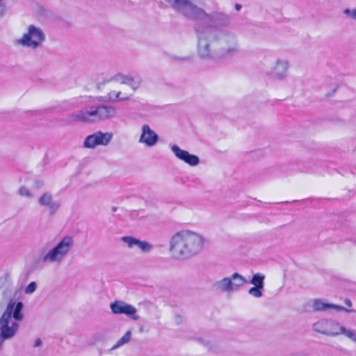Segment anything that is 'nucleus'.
I'll return each mask as SVG.
<instances>
[{
    "label": "nucleus",
    "mask_w": 356,
    "mask_h": 356,
    "mask_svg": "<svg viewBox=\"0 0 356 356\" xmlns=\"http://www.w3.org/2000/svg\"><path fill=\"white\" fill-rule=\"evenodd\" d=\"M262 289L259 287L253 286L249 289L248 293L254 298H261L263 296Z\"/></svg>",
    "instance_id": "26"
},
{
    "label": "nucleus",
    "mask_w": 356,
    "mask_h": 356,
    "mask_svg": "<svg viewBox=\"0 0 356 356\" xmlns=\"http://www.w3.org/2000/svg\"><path fill=\"white\" fill-rule=\"evenodd\" d=\"M159 140L158 135L150 129L147 124L142 127V134L139 138V142L144 143L147 147H153L156 144Z\"/></svg>",
    "instance_id": "14"
},
{
    "label": "nucleus",
    "mask_w": 356,
    "mask_h": 356,
    "mask_svg": "<svg viewBox=\"0 0 356 356\" xmlns=\"http://www.w3.org/2000/svg\"><path fill=\"white\" fill-rule=\"evenodd\" d=\"M341 330V334L356 342V330H348L345 327Z\"/></svg>",
    "instance_id": "23"
},
{
    "label": "nucleus",
    "mask_w": 356,
    "mask_h": 356,
    "mask_svg": "<svg viewBox=\"0 0 356 356\" xmlns=\"http://www.w3.org/2000/svg\"><path fill=\"white\" fill-rule=\"evenodd\" d=\"M230 279L232 280V291L242 286L248 282L246 279L238 273L232 274Z\"/></svg>",
    "instance_id": "18"
},
{
    "label": "nucleus",
    "mask_w": 356,
    "mask_h": 356,
    "mask_svg": "<svg viewBox=\"0 0 356 356\" xmlns=\"http://www.w3.org/2000/svg\"><path fill=\"white\" fill-rule=\"evenodd\" d=\"M94 342L103 339V335L101 333H97L93 336Z\"/></svg>",
    "instance_id": "30"
},
{
    "label": "nucleus",
    "mask_w": 356,
    "mask_h": 356,
    "mask_svg": "<svg viewBox=\"0 0 356 356\" xmlns=\"http://www.w3.org/2000/svg\"><path fill=\"white\" fill-rule=\"evenodd\" d=\"M344 303L346 304V305H347L348 307H351L352 306V302L350 301V299L348 298H346L344 300Z\"/></svg>",
    "instance_id": "35"
},
{
    "label": "nucleus",
    "mask_w": 356,
    "mask_h": 356,
    "mask_svg": "<svg viewBox=\"0 0 356 356\" xmlns=\"http://www.w3.org/2000/svg\"><path fill=\"white\" fill-rule=\"evenodd\" d=\"M24 305L22 302L15 303L13 310L12 312L13 316L15 321H22L23 318L22 309Z\"/></svg>",
    "instance_id": "19"
},
{
    "label": "nucleus",
    "mask_w": 356,
    "mask_h": 356,
    "mask_svg": "<svg viewBox=\"0 0 356 356\" xmlns=\"http://www.w3.org/2000/svg\"><path fill=\"white\" fill-rule=\"evenodd\" d=\"M313 309L316 312L320 311H325L329 309H334L337 311H346V312H350V310L346 309L342 306L336 305L334 304H329L323 302L321 300L319 299H315L313 301L312 305Z\"/></svg>",
    "instance_id": "16"
},
{
    "label": "nucleus",
    "mask_w": 356,
    "mask_h": 356,
    "mask_svg": "<svg viewBox=\"0 0 356 356\" xmlns=\"http://www.w3.org/2000/svg\"><path fill=\"white\" fill-rule=\"evenodd\" d=\"M42 345V341L40 339H37L35 341V343H34V346L35 347H38V346H40Z\"/></svg>",
    "instance_id": "33"
},
{
    "label": "nucleus",
    "mask_w": 356,
    "mask_h": 356,
    "mask_svg": "<svg viewBox=\"0 0 356 356\" xmlns=\"http://www.w3.org/2000/svg\"><path fill=\"white\" fill-rule=\"evenodd\" d=\"M18 193L22 197H25L27 198H32L33 197V193L31 192V191L26 186H21L18 190Z\"/></svg>",
    "instance_id": "24"
},
{
    "label": "nucleus",
    "mask_w": 356,
    "mask_h": 356,
    "mask_svg": "<svg viewBox=\"0 0 356 356\" xmlns=\"http://www.w3.org/2000/svg\"><path fill=\"white\" fill-rule=\"evenodd\" d=\"M112 80L121 84L127 85L134 90H136L139 88L142 83V79L138 74H118Z\"/></svg>",
    "instance_id": "12"
},
{
    "label": "nucleus",
    "mask_w": 356,
    "mask_h": 356,
    "mask_svg": "<svg viewBox=\"0 0 356 356\" xmlns=\"http://www.w3.org/2000/svg\"><path fill=\"white\" fill-rule=\"evenodd\" d=\"M171 150L177 159L191 166H195L200 163V159L196 155L191 154L188 151L181 149L177 145H172Z\"/></svg>",
    "instance_id": "13"
},
{
    "label": "nucleus",
    "mask_w": 356,
    "mask_h": 356,
    "mask_svg": "<svg viewBox=\"0 0 356 356\" xmlns=\"http://www.w3.org/2000/svg\"><path fill=\"white\" fill-rule=\"evenodd\" d=\"M35 186L37 188H41L43 186V181L41 180H35L34 181Z\"/></svg>",
    "instance_id": "31"
},
{
    "label": "nucleus",
    "mask_w": 356,
    "mask_h": 356,
    "mask_svg": "<svg viewBox=\"0 0 356 356\" xmlns=\"http://www.w3.org/2000/svg\"><path fill=\"white\" fill-rule=\"evenodd\" d=\"M315 332L327 335L337 336L341 334L343 326L333 320H320L313 325Z\"/></svg>",
    "instance_id": "7"
},
{
    "label": "nucleus",
    "mask_w": 356,
    "mask_h": 356,
    "mask_svg": "<svg viewBox=\"0 0 356 356\" xmlns=\"http://www.w3.org/2000/svg\"><path fill=\"white\" fill-rule=\"evenodd\" d=\"M38 202L40 205L42 207H46L49 213L51 215L54 214L59 209L60 204L57 201H54L53 200V197L49 193H43L39 198Z\"/></svg>",
    "instance_id": "15"
},
{
    "label": "nucleus",
    "mask_w": 356,
    "mask_h": 356,
    "mask_svg": "<svg viewBox=\"0 0 356 356\" xmlns=\"http://www.w3.org/2000/svg\"><path fill=\"white\" fill-rule=\"evenodd\" d=\"M204 238L198 234L182 230L174 234L170 241V251L177 259H188L200 252L203 248Z\"/></svg>",
    "instance_id": "2"
},
{
    "label": "nucleus",
    "mask_w": 356,
    "mask_h": 356,
    "mask_svg": "<svg viewBox=\"0 0 356 356\" xmlns=\"http://www.w3.org/2000/svg\"><path fill=\"white\" fill-rule=\"evenodd\" d=\"M36 283L35 282H31L25 289V293L26 294H31L33 293L36 289Z\"/></svg>",
    "instance_id": "28"
},
{
    "label": "nucleus",
    "mask_w": 356,
    "mask_h": 356,
    "mask_svg": "<svg viewBox=\"0 0 356 356\" xmlns=\"http://www.w3.org/2000/svg\"><path fill=\"white\" fill-rule=\"evenodd\" d=\"M241 8H242V6H241V4H239V3H236L235 4V9L236 10H240L241 9Z\"/></svg>",
    "instance_id": "36"
},
{
    "label": "nucleus",
    "mask_w": 356,
    "mask_h": 356,
    "mask_svg": "<svg viewBox=\"0 0 356 356\" xmlns=\"http://www.w3.org/2000/svg\"><path fill=\"white\" fill-rule=\"evenodd\" d=\"M188 19L194 21L200 58L216 61L240 52L236 35L227 29L232 21L229 14L219 9L207 13L195 4Z\"/></svg>",
    "instance_id": "1"
},
{
    "label": "nucleus",
    "mask_w": 356,
    "mask_h": 356,
    "mask_svg": "<svg viewBox=\"0 0 356 356\" xmlns=\"http://www.w3.org/2000/svg\"><path fill=\"white\" fill-rule=\"evenodd\" d=\"M121 240L125 243L129 248H132L134 245H136L138 241L137 238L129 236H123Z\"/></svg>",
    "instance_id": "25"
},
{
    "label": "nucleus",
    "mask_w": 356,
    "mask_h": 356,
    "mask_svg": "<svg viewBox=\"0 0 356 356\" xmlns=\"http://www.w3.org/2000/svg\"><path fill=\"white\" fill-rule=\"evenodd\" d=\"M344 13L350 17L351 18L356 19V9L350 10L348 8H346L344 10Z\"/></svg>",
    "instance_id": "29"
},
{
    "label": "nucleus",
    "mask_w": 356,
    "mask_h": 356,
    "mask_svg": "<svg viewBox=\"0 0 356 356\" xmlns=\"http://www.w3.org/2000/svg\"><path fill=\"white\" fill-rule=\"evenodd\" d=\"M136 246L143 252H149L153 249V245L147 241L138 239Z\"/></svg>",
    "instance_id": "22"
},
{
    "label": "nucleus",
    "mask_w": 356,
    "mask_h": 356,
    "mask_svg": "<svg viewBox=\"0 0 356 356\" xmlns=\"http://www.w3.org/2000/svg\"><path fill=\"white\" fill-rule=\"evenodd\" d=\"M179 13L189 19L195 6L191 0H165Z\"/></svg>",
    "instance_id": "11"
},
{
    "label": "nucleus",
    "mask_w": 356,
    "mask_h": 356,
    "mask_svg": "<svg viewBox=\"0 0 356 356\" xmlns=\"http://www.w3.org/2000/svg\"><path fill=\"white\" fill-rule=\"evenodd\" d=\"M113 135L111 132L97 131L88 136L84 140V147L93 149L98 145L106 146L111 141Z\"/></svg>",
    "instance_id": "8"
},
{
    "label": "nucleus",
    "mask_w": 356,
    "mask_h": 356,
    "mask_svg": "<svg viewBox=\"0 0 356 356\" xmlns=\"http://www.w3.org/2000/svg\"><path fill=\"white\" fill-rule=\"evenodd\" d=\"M213 286L222 292L232 291V280L230 277H224L223 279L217 281L214 283Z\"/></svg>",
    "instance_id": "17"
},
{
    "label": "nucleus",
    "mask_w": 356,
    "mask_h": 356,
    "mask_svg": "<svg viewBox=\"0 0 356 356\" xmlns=\"http://www.w3.org/2000/svg\"><path fill=\"white\" fill-rule=\"evenodd\" d=\"M348 241L353 243L356 245V236H353L348 239Z\"/></svg>",
    "instance_id": "34"
},
{
    "label": "nucleus",
    "mask_w": 356,
    "mask_h": 356,
    "mask_svg": "<svg viewBox=\"0 0 356 356\" xmlns=\"http://www.w3.org/2000/svg\"><path fill=\"white\" fill-rule=\"evenodd\" d=\"M5 13V6L0 3V18H1Z\"/></svg>",
    "instance_id": "32"
},
{
    "label": "nucleus",
    "mask_w": 356,
    "mask_h": 356,
    "mask_svg": "<svg viewBox=\"0 0 356 356\" xmlns=\"http://www.w3.org/2000/svg\"><path fill=\"white\" fill-rule=\"evenodd\" d=\"M264 280H265L264 275L261 274V273H257V274H254L252 276V279H251L250 282L252 284H253L254 286L264 289Z\"/></svg>",
    "instance_id": "20"
},
{
    "label": "nucleus",
    "mask_w": 356,
    "mask_h": 356,
    "mask_svg": "<svg viewBox=\"0 0 356 356\" xmlns=\"http://www.w3.org/2000/svg\"><path fill=\"white\" fill-rule=\"evenodd\" d=\"M289 69V63L287 60L277 58L267 74L270 79L283 81L287 76Z\"/></svg>",
    "instance_id": "9"
},
{
    "label": "nucleus",
    "mask_w": 356,
    "mask_h": 356,
    "mask_svg": "<svg viewBox=\"0 0 356 356\" xmlns=\"http://www.w3.org/2000/svg\"><path fill=\"white\" fill-rule=\"evenodd\" d=\"M110 308L114 314H125L134 321L139 319V316L136 314V309L124 301L115 300L111 303Z\"/></svg>",
    "instance_id": "10"
},
{
    "label": "nucleus",
    "mask_w": 356,
    "mask_h": 356,
    "mask_svg": "<svg viewBox=\"0 0 356 356\" xmlns=\"http://www.w3.org/2000/svg\"><path fill=\"white\" fill-rule=\"evenodd\" d=\"M45 39V35L40 28L34 25H29L26 33L17 42L23 47L36 49L40 47Z\"/></svg>",
    "instance_id": "6"
},
{
    "label": "nucleus",
    "mask_w": 356,
    "mask_h": 356,
    "mask_svg": "<svg viewBox=\"0 0 356 356\" xmlns=\"http://www.w3.org/2000/svg\"><path fill=\"white\" fill-rule=\"evenodd\" d=\"M131 338V331H127L124 335L121 337L116 343L111 348V350H115L118 348L119 347L122 346V345L127 343L129 342Z\"/></svg>",
    "instance_id": "21"
},
{
    "label": "nucleus",
    "mask_w": 356,
    "mask_h": 356,
    "mask_svg": "<svg viewBox=\"0 0 356 356\" xmlns=\"http://www.w3.org/2000/svg\"><path fill=\"white\" fill-rule=\"evenodd\" d=\"M121 92H115V91H111L109 92V98L111 99L113 97H115V99H119L120 101H125L128 100L129 99V97H120Z\"/></svg>",
    "instance_id": "27"
},
{
    "label": "nucleus",
    "mask_w": 356,
    "mask_h": 356,
    "mask_svg": "<svg viewBox=\"0 0 356 356\" xmlns=\"http://www.w3.org/2000/svg\"><path fill=\"white\" fill-rule=\"evenodd\" d=\"M14 305L15 302L10 300L0 318V353L3 349V341L13 338L19 328L17 322L10 323Z\"/></svg>",
    "instance_id": "5"
},
{
    "label": "nucleus",
    "mask_w": 356,
    "mask_h": 356,
    "mask_svg": "<svg viewBox=\"0 0 356 356\" xmlns=\"http://www.w3.org/2000/svg\"><path fill=\"white\" fill-rule=\"evenodd\" d=\"M116 108L107 104H95L86 107L70 115L72 121L93 122L105 121L116 117Z\"/></svg>",
    "instance_id": "3"
},
{
    "label": "nucleus",
    "mask_w": 356,
    "mask_h": 356,
    "mask_svg": "<svg viewBox=\"0 0 356 356\" xmlns=\"http://www.w3.org/2000/svg\"><path fill=\"white\" fill-rule=\"evenodd\" d=\"M74 245L72 236H64L42 257V261L45 264L62 263L72 250Z\"/></svg>",
    "instance_id": "4"
}]
</instances>
